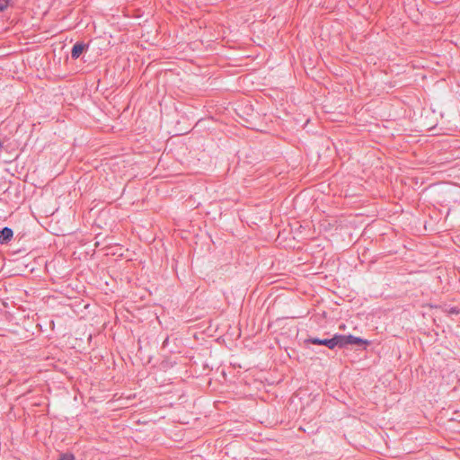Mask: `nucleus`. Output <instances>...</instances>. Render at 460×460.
Segmentation results:
<instances>
[{
  "label": "nucleus",
  "mask_w": 460,
  "mask_h": 460,
  "mask_svg": "<svg viewBox=\"0 0 460 460\" xmlns=\"http://www.w3.org/2000/svg\"><path fill=\"white\" fill-rule=\"evenodd\" d=\"M86 49L87 45L84 42H76L72 48L71 58L77 59Z\"/></svg>",
  "instance_id": "3"
},
{
  "label": "nucleus",
  "mask_w": 460,
  "mask_h": 460,
  "mask_svg": "<svg viewBox=\"0 0 460 460\" xmlns=\"http://www.w3.org/2000/svg\"><path fill=\"white\" fill-rule=\"evenodd\" d=\"M2 147H3V143H2V141L0 140V150L2 149Z\"/></svg>",
  "instance_id": "8"
},
{
  "label": "nucleus",
  "mask_w": 460,
  "mask_h": 460,
  "mask_svg": "<svg viewBox=\"0 0 460 460\" xmlns=\"http://www.w3.org/2000/svg\"><path fill=\"white\" fill-rule=\"evenodd\" d=\"M11 0H0V12H4L9 5Z\"/></svg>",
  "instance_id": "7"
},
{
  "label": "nucleus",
  "mask_w": 460,
  "mask_h": 460,
  "mask_svg": "<svg viewBox=\"0 0 460 460\" xmlns=\"http://www.w3.org/2000/svg\"><path fill=\"white\" fill-rule=\"evenodd\" d=\"M307 342L314 344V345H324L331 349H334V344H335L333 338H331V339L309 338L307 340Z\"/></svg>",
  "instance_id": "2"
},
{
  "label": "nucleus",
  "mask_w": 460,
  "mask_h": 460,
  "mask_svg": "<svg viewBox=\"0 0 460 460\" xmlns=\"http://www.w3.org/2000/svg\"><path fill=\"white\" fill-rule=\"evenodd\" d=\"M333 341H335L334 348H344L348 345H357V346H367L369 345V341L361 339L359 337H355L351 334L349 335H342V334H335L333 337Z\"/></svg>",
  "instance_id": "1"
},
{
  "label": "nucleus",
  "mask_w": 460,
  "mask_h": 460,
  "mask_svg": "<svg viewBox=\"0 0 460 460\" xmlns=\"http://www.w3.org/2000/svg\"><path fill=\"white\" fill-rule=\"evenodd\" d=\"M435 308H439L443 313L447 314H459L460 309L456 306H450L447 305H435Z\"/></svg>",
  "instance_id": "5"
},
{
  "label": "nucleus",
  "mask_w": 460,
  "mask_h": 460,
  "mask_svg": "<svg viewBox=\"0 0 460 460\" xmlns=\"http://www.w3.org/2000/svg\"><path fill=\"white\" fill-rule=\"evenodd\" d=\"M75 456L72 452L60 453L58 460H75Z\"/></svg>",
  "instance_id": "6"
},
{
  "label": "nucleus",
  "mask_w": 460,
  "mask_h": 460,
  "mask_svg": "<svg viewBox=\"0 0 460 460\" xmlns=\"http://www.w3.org/2000/svg\"><path fill=\"white\" fill-rule=\"evenodd\" d=\"M13 236V232L9 227H4L0 230V243H8Z\"/></svg>",
  "instance_id": "4"
}]
</instances>
